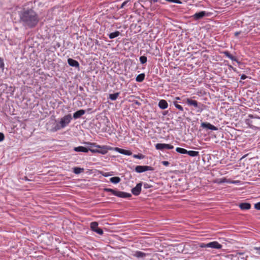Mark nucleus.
Masks as SVG:
<instances>
[{
    "label": "nucleus",
    "mask_w": 260,
    "mask_h": 260,
    "mask_svg": "<svg viewBox=\"0 0 260 260\" xmlns=\"http://www.w3.org/2000/svg\"><path fill=\"white\" fill-rule=\"evenodd\" d=\"M20 20L29 27H35L39 22L36 13L32 9L24 10L21 13Z\"/></svg>",
    "instance_id": "obj_1"
},
{
    "label": "nucleus",
    "mask_w": 260,
    "mask_h": 260,
    "mask_svg": "<svg viewBox=\"0 0 260 260\" xmlns=\"http://www.w3.org/2000/svg\"><path fill=\"white\" fill-rule=\"evenodd\" d=\"M86 144L90 145L91 147H95L97 148H99V153L102 154H106L109 150H114V147H112L107 145H96L94 143L86 142Z\"/></svg>",
    "instance_id": "obj_2"
},
{
    "label": "nucleus",
    "mask_w": 260,
    "mask_h": 260,
    "mask_svg": "<svg viewBox=\"0 0 260 260\" xmlns=\"http://www.w3.org/2000/svg\"><path fill=\"white\" fill-rule=\"evenodd\" d=\"M72 119V115L70 114L65 115L60 119L59 124H57L56 127L57 129H59L65 127L68 125Z\"/></svg>",
    "instance_id": "obj_3"
},
{
    "label": "nucleus",
    "mask_w": 260,
    "mask_h": 260,
    "mask_svg": "<svg viewBox=\"0 0 260 260\" xmlns=\"http://www.w3.org/2000/svg\"><path fill=\"white\" fill-rule=\"evenodd\" d=\"M154 168L151 166H137L135 168V171L137 173H143L148 171H153Z\"/></svg>",
    "instance_id": "obj_4"
},
{
    "label": "nucleus",
    "mask_w": 260,
    "mask_h": 260,
    "mask_svg": "<svg viewBox=\"0 0 260 260\" xmlns=\"http://www.w3.org/2000/svg\"><path fill=\"white\" fill-rule=\"evenodd\" d=\"M98 225H99V224L97 222H96V221L92 222L90 223V229L92 231L96 233L97 234H98L100 235H102L103 234V231L102 229L99 228Z\"/></svg>",
    "instance_id": "obj_5"
},
{
    "label": "nucleus",
    "mask_w": 260,
    "mask_h": 260,
    "mask_svg": "<svg viewBox=\"0 0 260 260\" xmlns=\"http://www.w3.org/2000/svg\"><path fill=\"white\" fill-rule=\"evenodd\" d=\"M155 148L157 150L172 149L174 148V146L169 144L157 143L155 145Z\"/></svg>",
    "instance_id": "obj_6"
},
{
    "label": "nucleus",
    "mask_w": 260,
    "mask_h": 260,
    "mask_svg": "<svg viewBox=\"0 0 260 260\" xmlns=\"http://www.w3.org/2000/svg\"><path fill=\"white\" fill-rule=\"evenodd\" d=\"M222 247V245L217 241H213L208 243V248L219 249H221Z\"/></svg>",
    "instance_id": "obj_7"
},
{
    "label": "nucleus",
    "mask_w": 260,
    "mask_h": 260,
    "mask_svg": "<svg viewBox=\"0 0 260 260\" xmlns=\"http://www.w3.org/2000/svg\"><path fill=\"white\" fill-rule=\"evenodd\" d=\"M142 184L141 182L138 183L136 186L132 189V192L135 196L140 194L141 191Z\"/></svg>",
    "instance_id": "obj_8"
},
{
    "label": "nucleus",
    "mask_w": 260,
    "mask_h": 260,
    "mask_svg": "<svg viewBox=\"0 0 260 260\" xmlns=\"http://www.w3.org/2000/svg\"><path fill=\"white\" fill-rule=\"evenodd\" d=\"M114 150L126 155H131L132 152L130 150H125L118 147H114Z\"/></svg>",
    "instance_id": "obj_9"
},
{
    "label": "nucleus",
    "mask_w": 260,
    "mask_h": 260,
    "mask_svg": "<svg viewBox=\"0 0 260 260\" xmlns=\"http://www.w3.org/2000/svg\"><path fill=\"white\" fill-rule=\"evenodd\" d=\"M201 127L213 131H217V127L208 122H203L201 123Z\"/></svg>",
    "instance_id": "obj_10"
},
{
    "label": "nucleus",
    "mask_w": 260,
    "mask_h": 260,
    "mask_svg": "<svg viewBox=\"0 0 260 260\" xmlns=\"http://www.w3.org/2000/svg\"><path fill=\"white\" fill-rule=\"evenodd\" d=\"M115 196L122 198H127L131 197L130 193L117 190L116 191Z\"/></svg>",
    "instance_id": "obj_11"
},
{
    "label": "nucleus",
    "mask_w": 260,
    "mask_h": 260,
    "mask_svg": "<svg viewBox=\"0 0 260 260\" xmlns=\"http://www.w3.org/2000/svg\"><path fill=\"white\" fill-rule=\"evenodd\" d=\"M68 62L69 64L71 67H76V68L79 67V62L77 60H74L72 58H69L68 59Z\"/></svg>",
    "instance_id": "obj_12"
},
{
    "label": "nucleus",
    "mask_w": 260,
    "mask_h": 260,
    "mask_svg": "<svg viewBox=\"0 0 260 260\" xmlns=\"http://www.w3.org/2000/svg\"><path fill=\"white\" fill-rule=\"evenodd\" d=\"M186 103L190 106H193V107L197 108L198 106V103L197 101L192 100L191 99L187 98L185 100Z\"/></svg>",
    "instance_id": "obj_13"
},
{
    "label": "nucleus",
    "mask_w": 260,
    "mask_h": 260,
    "mask_svg": "<svg viewBox=\"0 0 260 260\" xmlns=\"http://www.w3.org/2000/svg\"><path fill=\"white\" fill-rule=\"evenodd\" d=\"M206 15V12L205 11H201L199 13H196L193 15V17L196 20H198L202 18Z\"/></svg>",
    "instance_id": "obj_14"
},
{
    "label": "nucleus",
    "mask_w": 260,
    "mask_h": 260,
    "mask_svg": "<svg viewBox=\"0 0 260 260\" xmlns=\"http://www.w3.org/2000/svg\"><path fill=\"white\" fill-rule=\"evenodd\" d=\"M85 113V111L84 110H79L76 112H75L73 114V117L75 119H77L80 118L81 116L84 115Z\"/></svg>",
    "instance_id": "obj_15"
},
{
    "label": "nucleus",
    "mask_w": 260,
    "mask_h": 260,
    "mask_svg": "<svg viewBox=\"0 0 260 260\" xmlns=\"http://www.w3.org/2000/svg\"><path fill=\"white\" fill-rule=\"evenodd\" d=\"M146 253L141 251H136L133 254V256L137 258H144L146 257Z\"/></svg>",
    "instance_id": "obj_16"
},
{
    "label": "nucleus",
    "mask_w": 260,
    "mask_h": 260,
    "mask_svg": "<svg viewBox=\"0 0 260 260\" xmlns=\"http://www.w3.org/2000/svg\"><path fill=\"white\" fill-rule=\"evenodd\" d=\"M158 106L161 109H166L168 107L167 101L165 100H160L158 103Z\"/></svg>",
    "instance_id": "obj_17"
},
{
    "label": "nucleus",
    "mask_w": 260,
    "mask_h": 260,
    "mask_svg": "<svg viewBox=\"0 0 260 260\" xmlns=\"http://www.w3.org/2000/svg\"><path fill=\"white\" fill-rule=\"evenodd\" d=\"M74 150L76 152H83L85 153H87L89 151L88 148L83 146H78L75 147L74 148Z\"/></svg>",
    "instance_id": "obj_18"
},
{
    "label": "nucleus",
    "mask_w": 260,
    "mask_h": 260,
    "mask_svg": "<svg viewBox=\"0 0 260 260\" xmlns=\"http://www.w3.org/2000/svg\"><path fill=\"white\" fill-rule=\"evenodd\" d=\"M240 208L241 210H248L251 208V205L249 203H241L239 205Z\"/></svg>",
    "instance_id": "obj_19"
},
{
    "label": "nucleus",
    "mask_w": 260,
    "mask_h": 260,
    "mask_svg": "<svg viewBox=\"0 0 260 260\" xmlns=\"http://www.w3.org/2000/svg\"><path fill=\"white\" fill-rule=\"evenodd\" d=\"M235 257H237L238 260H247L248 256H245L243 253H237Z\"/></svg>",
    "instance_id": "obj_20"
},
{
    "label": "nucleus",
    "mask_w": 260,
    "mask_h": 260,
    "mask_svg": "<svg viewBox=\"0 0 260 260\" xmlns=\"http://www.w3.org/2000/svg\"><path fill=\"white\" fill-rule=\"evenodd\" d=\"M145 77V75L144 73L140 74L137 76L136 80L137 82H141L144 80Z\"/></svg>",
    "instance_id": "obj_21"
},
{
    "label": "nucleus",
    "mask_w": 260,
    "mask_h": 260,
    "mask_svg": "<svg viewBox=\"0 0 260 260\" xmlns=\"http://www.w3.org/2000/svg\"><path fill=\"white\" fill-rule=\"evenodd\" d=\"M120 33L119 31H115V32H111L110 34H109V37L110 39H114L120 35Z\"/></svg>",
    "instance_id": "obj_22"
},
{
    "label": "nucleus",
    "mask_w": 260,
    "mask_h": 260,
    "mask_svg": "<svg viewBox=\"0 0 260 260\" xmlns=\"http://www.w3.org/2000/svg\"><path fill=\"white\" fill-rule=\"evenodd\" d=\"M84 169L79 167L73 168V172L76 174H79L84 171Z\"/></svg>",
    "instance_id": "obj_23"
},
{
    "label": "nucleus",
    "mask_w": 260,
    "mask_h": 260,
    "mask_svg": "<svg viewBox=\"0 0 260 260\" xmlns=\"http://www.w3.org/2000/svg\"><path fill=\"white\" fill-rule=\"evenodd\" d=\"M187 154H188L190 156L194 157L197 156L199 155V152L196 151H188V152H187Z\"/></svg>",
    "instance_id": "obj_24"
},
{
    "label": "nucleus",
    "mask_w": 260,
    "mask_h": 260,
    "mask_svg": "<svg viewBox=\"0 0 260 260\" xmlns=\"http://www.w3.org/2000/svg\"><path fill=\"white\" fill-rule=\"evenodd\" d=\"M119 95V92L109 94V99L112 101L116 100Z\"/></svg>",
    "instance_id": "obj_25"
},
{
    "label": "nucleus",
    "mask_w": 260,
    "mask_h": 260,
    "mask_svg": "<svg viewBox=\"0 0 260 260\" xmlns=\"http://www.w3.org/2000/svg\"><path fill=\"white\" fill-rule=\"evenodd\" d=\"M176 151L181 154H187V152H188V151L186 150L184 148H180V147H177L176 148Z\"/></svg>",
    "instance_id": "obj_26"
},
{
    "label": "nucleus",
    "mask_w": 260,
    "mask_h": 260,
    "mask_svg": "<svg viewBox=\"0 0 260 260\" xmlns=\"http://www.w3.org/2000/svg\"><path fill=\"white\" fill-rule=\"evenodd\" d=\"M223 54L229 58L231 59L232 60H236V58L234 56H233L229 51H224L223 52Z\"/></svg>",
    "instance_id": "obj_27"
},
{
    "label": "nucleus",
    "mask_w": 260,
    "mask_h": 260,
    "mask_svg": "<svg viewBox=\"0 0 260 260\" xmlns=\"http://www.w3.org/2000/svg\"><path fill=\"white\" fill-rule=\"evenodd\" d=\"M110 181L113 183L116 184L120 182V179L118 177H113L110 178Z\"/></svg>",
    "instance_id": "obj_28"
},
{
    "label": "nucleus",
    "mask_w": 260,
    "mask_h": 260,
    "mask_svg": "<svg viewBox=\"0 0 260 260\" xmlns=\"http://www.w3.org/2000/svg\"><path fill=\"white\" fill-rule=\"evenodd\" d=\"M237 181H231L230 180L226 179V178L221 179L219 183H236Z\"/></svg>",
    "instance_id": "obj_29"
},
{
    "label": "nucleus",
    "mask_w": 260,
    "mask_h": 260,
    "mask_svg": "<svg viewBox=\"0 0 260 260\" xmlns=\"http://www.w3.org/2000/svg\"><path fill=\"white\" fill-rule=\"evenodd\" d=\"M173 104H174V105L175 106V107L176 108H177L178 109H179V110H180L181 111H183V107L181 105L178 104V103H177V102L176 101L173 102Z\"/></svg>",
    "instance_id": "obj_30"
},
{
    "label": "nucleus",
    "mask_w": 260,
    "mask_h": 260,
    "mask_svg": "<svg viewBox=\"0 0 260 260\" xmlns=\"http://www.w3.org/2000/svg\"><path fill=\"white\" fill-rule=\"evenodd\" d=\"M147 59L145 56H142L140 57V61L142 64H144L147 62Z\"/></svg>",
    "instance_id": "obj_31"
},
{
    "label": "nucleus",
    "mask_w": 260,
    "mask_h": 260,
    "mask_svg": "<svg viewBox=\"0 0 260 260\" xmlns=\"http://www.w3.org/2000/svg\"><path fill=\"white\" fill-rule=\"evenodd\" d=\"M105 190L107 192H111L112 194H113L114 196H115L116 193V191H117V190H114V189H112V188H106Z\"/></svg>",
    "instance_id": "obj_32"
},
{
    "label": "nucleus",
    "mask_w": 260,
    "mask_h": 260,
    "mask_svg": "<svg viewBox=\"0 0 260 260\" xmlns=\"http://www.w3.org/2000/svg\"><path fill=\"white\" fill-rule=\"evenodd\" d=\"M133 157L138 159H143L144 158V155L142 154H134Z\"/></svg>",
    "instance_id": "obj_33"
},
{
    "label": "nucleus",
    "mask_w": 260,
    "mask_h": 260,
    "mask_svg": "<svg viewBox=\"0 0 260 260\" xmlns=\"http://www.w3.org/2000/svg\"><path fill=\"white\" fill-rule=\"evenodd\" d=\"M89 151H91L92 153H99V148L98 149H90L88 148Z\"/></svg>",
    "instance_id": "obj_34"
},
{
    "label": "nucleus",
    "mask_w": 260,
    "mask_h": 260,
    "mask_svg": "<svg viewBox=\"0 0 260 260\" xmlns=\"http://www.w3.org/2000/svg\"><path fill=\"white\" fill-rule=\"evenodd\" d=\"M199 247L201 248H208V243H201L199 245Z\"/></svg>",
    "instance_id": "obj_35"
},
{
    "label": "nucleus",
    "mask_w": 260,
    "mask_h": 260,
    "mask_svg": "<svg viewBox=\"0 0 260 260\" xmlns=\"http://www.w3.org/2000/svg\"><path fill=\"white\" fill-rule=\"evenodd\" d=\"M254 208L258 210H260V202L255 204Z\"/></svg>",
    "instance_id": "obj_36"
},
{
    "label": "nucleus",
    "mask_w": 260,
    "mask_h": 260,
    "mask_svg": "<svg viewBox=\"0 0 260 260\" xmlns=\"http://www.w3.org/2000/svg\"><path fill=\"white\" fill-rule=\"evenodd\" d=\"M161 164L165 166H168L170 164L169 162L168 161H162Z\"/></svg>",
    "instance_id": "obj_37"
},
{
    "label": "nucleus",
    "mask_w": 260,
    "mask_h": 260,
    "mask_svg": "<svg viewBox=\"0 0 260 260\" xmlns=\"http://www.w3.org/2000/svg\"><path fill=\"white\" fill-rule=\"evenodd\" d=\"M4 138V135L3 133H0V142L3 141Z\"/></svg>",
    "instance_id": "obj_38"
},
{
    "label": "nucleus",
    "mask_w": 260,
    "mask_h": 260,
    "mask_svg": "<svg viewBox=\"0 0 260 260\" xmlns=\"http://www.w3.org/2000/svg\"><path fill=\"white\" fill-rule=\"evenodd\" d=\"M128 2L127 1H124L121 5L120 8V9H122L125 6V5L127 4V3Z\"/></svg>",
    "instance_id": "obj_39"
},
{
    "label": "nucleus",
    "mask_w": 260,
    "mask_h": 260,
    "mask_svg": "<svg viewBox=\"0 0 260 260\" xmlns=\"http://www.w3.org/2000/svg\"><path fill=\"white\" fill-rule=\"evenodd\" d=\"M151 186V185H149L147 183H144V187L145 188H150Z\"/></svg>",
    "instance_id": "obj_40"
},
{
    "label": "nucleus",
    "mask_w": 260,
    "mask_h": 260,
    "mask_svg": "<svg viewBox=\"0 0 260 260\" xmlns=\"http://www.w3.org/2000/svg\"><path fill=\"white\" fill-rule=\"evenodd\" d=\"M254 249L256 250L257 251V253L260 255V247H254Z\"/></svg>",
    "instance_id": "obj_41"
},
{
    "label": "nucleus",
    "mask_w": 260,
    "mask_h": 260,
    "mask_svg": "<svg viewBox=\"0 0 260 260\" xmlns=\"http://www.w3.org/2000/svg\"><path fill=\"white\" fill-rule=\"evenodd\" d=\"M248 117L251 118H260L258 116H254L253 115H251V114H249L248 115Z\"/></svg>",
    "instance_id": "obj_42"
},
{
    "label": "nucleus",
    "mask_w": 260,
    "mask_h": 260,
    "mask_svg": "<svg viewBox=\"0 0 260 260\" xmlns=\"http://www.w3.org/2000/svg\"><path fill=\"white\" fill-rule=\"evenodd\" d=\"M247 76H246V75H244V74H243V75H241V79H242V80H244V79H246V78H247Z\"/></svg>",
    "instance_id": "obj_43"
},
{
    "label": "nucleus",
    "mask_w": 260,
    "mask_h": 260,
    "mask_svg": "<svg viewBox=\"0 0 260 260\" xmlns=\"http://www.w3.org/2000/svg\"><path fill=\"white\" fill-rule=\"evenodd\" d=\"M158 1V0H151L150 1V3L152 4V3H154L157 2Z\"/></svg>",
    "instance_id": "obj_44"
},
{
    "label": "nucleus",
    "mask_w": 260,
    "mask_h": 260,
    "mask_svg": "<svg viewBox=\"0 0 260 260\" xmlns=\"http://www.w3.org/2000/svg\"><path fill=\"white\" fill-rule=\"evenodd\" d=\"M240 32L237 31V32H235V36H238L240 34Z\"/></svg>",
    "instance_id": "obj_45"
},
{
    "label": "nucleus",
    "mask_w": 260,
    "mask_h": 260,
    "mask_svg": "<svg viewBox=\"0 0 260 260\" xmlns=\"http://www.w3.org/2000/svg\"><path fill=\"white\" fill-rule=\"evenodd\" d=\"M175 99L177 100H180V98L179 97H176L175 98Z\"/></svg>",
    "instance_id": "obj_46"
},
{
    "label": "nucleus",
    "mask_w": 260,
    "mask_h": 260,
    "mask_svg": "<svg viewBox=\"0 0 260 260\" xmlns=\"http://www.w3.org/2000/svg\"><path fill=\"white\" fill-rule=\"evenodd\" d=\"M233 256H234L233 254H230V255H229L228 256L230 257H232Z\"/></svg>",
    "instance_id": "obj_47"
},
{
    "label": "nucleus",
    "mask_w": 260,
    "mask_h": 260,
    "mask_svg": "<svg viewBox=\"0 0 260 260\" xmlns=\"http://www.w3.org/2000/svg\"><path fill=\"white\" fill-rule=\"evenodd\" d=\"M3 67H4V63H3V62H2V63H1V67H2V68H3Z\"/></svg>",
    "instance_id": "obj_48"
},
{
    "label": "nucleus",
    "mask_w": 260,
    "mask_h": 260,
    "mask_svg": "<svg viewBox=\"0 0 260 260\" xmlns=\"http://www.w3.org/2000/svg\"><path fill=\"white\" fill-rule=\"evenodd\" d=\"M24 179L25 180H29L26 177H25Z\"/></svg>",
    "instance_id": "obj_49"
}]
</instances>
